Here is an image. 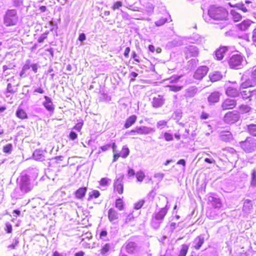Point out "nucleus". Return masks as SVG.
<instances>
[{"label": "nucleus", "mask_w": 256, "mask_h": 256, "mask_svg": "<svg viewBox=\"0 0 256 256\" xmlns=\"http://www.w3.org/2000/svg\"><path fill=\"white\" fill-rule=\"evenodd\" d=\"M110 249V244H106L100 249V254L102 255H105L107 254Z\"/></svg>", "instance_id": "obj_36"}, {"label": "nucleus", "mask_w": 256, "mask_h": 256, "mask_svg": "<svg viewBox=\"0 0 256 256\" xmlns=\"http://www.w3.org/2000/svg\"><path fill=\"white\" fill-rule=\"evenodd\" d=\"M108 218L110 222L116 223L118 220L119 214L114 208H111L108 212Z\"/></svg>", "instance_id": "obj_9"}, {"label": "nucleus", "mask_w": 256, "mask_h": 256, "mask_svg": "<svg viewBox=\"0 0 256 256\" xmlns=\"http://www.w3.org/2000/svg\"><path fill=\"white\" fill-rule=\"evenodd\" d=\"M253 22L250 20H246L242 21L236 25V28L241 31L248 30L251 26Z\"/></svg>", "instance_id": "obj_12"}, {"label": "nucleus", "mask_w": 256, "mask_h": 256, "mask_svg": "<svg viewBox=\"0 0 256 256\" xmlns=\"http://www.w3.org/2000/svg\"><path fill=\"white\" fill-rule=\"evenodd\" d=\"M19 242H18V238H16L15 239V242L14 244H12L8 246V248H10V249H14L16 246L18 244Z\"/></svg>", "instance_id": "obj_55"}, {"label": "nucleus", "mask_w": 256, "mask_h": 256, "mask_svg": "<svg viewBox=\"0 0 256 256\" xmlns=\"http://www.w3.org/2000/svg\"><path fill=\"white\" fill-rule=\"evenodd\" d=\"M30 68V65L29 64H25L23 68H22V69L20 73V76L21 77H22V76H24V74L26 72L29 70Z\"/></svg>", "instance_id": "obj_41"}, {"label": "nucleus", "mask_w": 256, "mask_h": 256, "mask_svg": "<svg viewBox=\"0 0 256 256\" xmlns=\"http://www.w3.org/2000/svg\"><path fill=\"white\" fill-rule=\"evenodd\" d=\"M128 174L129 176H134L135 174L134 170L132 168H128Z\"/></svg>", "instance_id": "obj_63"}, {"label": "nucleus", "mask_w": 256, "mask_h": 256, "mask_svg": "<svg viewBox=\"0 0 256 256\" xmlns=\"http://www.w3.org/2000/svg\"><path fill=\"white\" fill-rule=\"evenodd\" d=\"M18 20L17 12L14 9L8 10L4 16V23L6 26H16Z\"/></svg>", "instance_id": "obj_2"}, {"label": "nucleus", "mask_w": 256, "mask_h": 256, "mask_svg": "<svg viewBox=\"0 0 256 256\" xmlns=\"http://www.w3.org/2000/svg\"><path fill=\"white\" fill-rule=\"evenodd\" d=\"M44 98L46 101L43 102V106L48 111L52 113L54 111V108L51 99L46 96H45Z\"/></svg>", "instance_id": "obj_17"}, {"label": "nucleus", "mask_w": 256, "mask_h": 256, "mask_svg": "<svg viewBox=\"0 0 256 256\" xmlns=\"http://www.w3.org/2000/svg\"><path fill=\"white\" fill-rule=\"evenodd\" d=\"M228 14V10L222 6H212L208 10V16L216 20H226Z\"/></svg>", "instance_id": "obj_1"}, {"label": "nucleus", "mask_w": 256, "mask_h": 256, "mask_svg": "<svg viewBox=\"0 0 256 256\" xmlns=\"http://www.w3.org/2000/svg\"><path fill=\"white\" fill-rule=\"evenodd\" d=\"M136 120L137 116L136 115L132 114L129 116L125 122V123L124 124V127L126 128H130L136 122Z\"/></svg>", "instance_id": "obj_19"}, {"label": "nucleus", "mask_w": 256, "mask_h": 256, "mask_svg": "<svg viewBox=\"0 0 256 256\" xmlns=\"http://www.w3.org/2000/svg\"><path fill=\"white\" fill-rule=\"evenodd\" d=\"M121 157V152H118L117 150L114 154L112 162H114L116 161L119 158Z\"/></svg>", "instance_id": "obj_51"}, {"label": "nucleus", "mask_w": 256, "mask_h": 256, "mask_svg": "<svg viewBox=\"0 0 256 256\" xmlns=\"http://www.w3.org/2000/svg\"><path fill=\"white\" fill-rule=\"evenodd\" d=\"M208 72V68L206 66H200L195 71L194 78L198 80H201L204 78Z\"/></svg>", "instance_id": "obj_7"}, {"label": "nucleus", "mask_w": 256, "mask_h": 256, "mask_svg": "<svg viewBox=\"0 0 256 256\" xmlns=\"http://www.w3.org/2000/svg\"><path fill=\"white\" fill-rule=\"evenodd\" d=\"M255 84H256V82H254L252 79H248L242 83L241 87L243 88H251L254 86Z\"/></svg>", "instance_id": "obj_28"}, {"label": "nucleus", "mask_w": 256, "mask_h": 256, "mask_svg": "<svg viewBox=\"0 0 256 256\" xmlns=\"http://www.w3.org/2000/svg\"><path fill=\"white\" fill-rule=\"evenodd\" d=\"M188 245L186 244H182L178 256H186L188 252Z\"/></svg>", "instance_id": "obj_31"}, {"label": "nucleus", "mask_w": 256, "mask_h": 256, "mask_svg": "<svg viewBox=\"0 0 256 256\" xmlns=\"http://www.w3.org/2000/svg\"><path fill=\"white\" fill-rule=\"evenodd\" d=\"M108 235V232L106 230H102L100 232V239H102L104 238H105Z\"/></svg>", "instance_id": "obj_57"}, {"label": "nucleus", "mask_w": 256, "mask_h": 256, "mask_svg": "<svg viewBox=\"0 0 256 256\" xmlns=\"http://www.w3.org/2000/svg\"><path fill=\"white\" fill-rule=\"evenodd\" d=\"M240 146L246 152H250L256 148V140L250 137H248L244 140L240 142Z\"/></svg>", "instance_id": "obj_3"}, {"label": "nucleus", "mask_w": 256, "mask_h": 256, "mask_svg": "<svg viewBox=\"0 0 256 256\" xmlns=\"http://www.w3.org/2000/svg\"><path fill=\"white\" fill-rule=\"evenodd\" d=\"M34 92L39 94H43L44 92V90L41 88H36Z\"/></svg>", "instance_id": "obj_64"}, {"label": "nucleus", "mask_w": 256, "mask_h": 256, "mask_svg": "<svg viewBox=\"0 0 256 256\" xmlns=\"http://www.w3.org/2000/svg\"><path fill=\"white\" fill-rule=\"evenodd\" d=\"M81 221L82 222H81V225H82L84 228H86L88 226L91 225L88 216H86L85 218H82V220H81Z\"/></svg>", "instance_id": "obj_37"}, {"label": "nucleus", "mask_w": 256, "mask_h": 256, "mask_svg": "<svg viewBox=\"0 0 256 256\" xmlns=\"http://www.w3.org/2000/svg\"><path fill=\"white\" fill-rule=\"evenodd\" d=\"M167 122L166 120H160L157 123V126L158 128H162L164 126H166Z\"/></svg>", "instance_id": "obj_53"}, {"label": "nucleus", "mask_w": 256, "mask_h": 256, "mask_svg": "<svg viewBox=\"0 0 256 256\" xmlns=\"http://www.w3.org/2000/svg\"><path fill=\"white\" fill-rule=\"evenodd\" d=\"M209 117V114L204 112H202L201 115H200V118L202 119V120H206L207 118H208Z\"/></svg>", "instance_id": "obj_59"}, {"label": "nucleus", "mask_w": 256, "mask_h": 256, "mask_svg": "<svg viewBox=\"0 0 256 256\" xmlns=\"http://www.w3.org/2000/svg\"><path fill=\"white\" fill-rule=\"evenodd\" d=\"M130 50V48L128 46L126 47L125 48V50H124V56L125 58H127L128 57Z\"/></svg>", "instance_id": "obj_56"}, {"label": "nucleus", "mask_w": 256, "mask_h": 256, "mask_svg": "<svg viewBox=\"0 0 256 256\" xmlns=\"http://www.w3.org/2000/svg\"><path fill=\"white\" fill-rule=\"evenodd\" d=\"M109 180L106 178H102L98 182L99 184L101 186H106L108 184Z\"/></svg>", "instance_id": "obj_43"}, {"label": "nucleus", "mask_w": 256, "mask_h": 256, "mask_svg": "<svg viewBox=\"0 0 256 256\" xmlns=\"http://www.w3.org/2000/svg\"><path fill=\"white\" fill-rule=\"evenodd\" d=\"M240 119V116L237 111L227 112L224 116V122L228 124H233L238 122Z\"/></svg>", "instance_id": "obj_4"}, {"label": "nucleus", "mask_w": 256, "mask_h": 256, "mask_svg": "<svg viewBox=\"0 0 256 256\" xmlns=\"http://www.w3.org/2000/svg\"><path fill=\"white\" fill-rule=\"evenodd\" d=\"M100 195V192L98 190H92L89 194L88 200H90L92 198H98Z\"/></svg>", "instance_id": "obj_33"}, {"label": "nucleus", "mask_w": 256, "mask_h": 256, "mask_svg": "<svg viewBox=\"0 0 256 256\" xmlns=\"http://www.w3.org/2000/svg\"><path fill=\"white\" fill-rule=\"evenodd\" d=\"M243 61V57L240 54H234L228 60L230 66L233 68H239Z\"/></svg>", "instance_id": "obj_5"}, {"label": "nucleus", "mask_w": 256, "mask_h": 256, "mask_svg": "<svg viewBox=\"0 0 256 256\" xmlns=\"http://www.w3.org/2000/svg\"><path fill=\"white\" fill-rule=\"evenodd\" d=\"M134 218V217L133 216V212H132L128 215V216L126 218V220L127 222H130L132 220H133Z\"/></svg>", "instance_id": "obj_62"}, {"label": "nucleus", "mask_w": 256, "mask_h": 256, "mask_svg": "<svg viewBox=\"0 0 256 256\" xmlns=\"http://www.w3.org/2000/svg\"><path fill=\"white\" fill-rule=\"evenodd\" d=\"M69 138L70 139L74 140L77 138V134L74 132H71L69 134Z\"/></svg>", "instance_id": "obj_60"}, {"label": "nucleus", "mask_w": 256, "mask_h": 256, "mask_svg": "<svg viewBox=\"0 0 256 256\" xmlns=\"http://www.w3.org/2000/svg\"><path fill=\"white\" fill-rule=\"evenodd\" d=\"M252 200L248 199L246 200L244 202L242 210L243 212H247L252 209Z\"/></svg>", "instance_id": "obj_24"}, {"label": "nucleus", "mask_w": 256, "mask_h": 256, "mask_svg": "<svg viewBox=\"0 0 256 256\" xmlns=\"http://www.w3.org/2000/svg\"><path fill=\"white\" fill-rule=\"evenodd\" d=\"M240 93L244 98H250V90H244L241 92Z\"/></svg>", "instance_id": "obj_49"}, {"label": "nucleus", "mask_w": 256, "mask_h": 256, "mask_svg": "<svg viewBox=\"0 0 256 256\" xmlns=\"http://www.w3.org/2000/svg\"><path fill=\"white\" fill-rule=\"evenodd\" d=\"M150 128L146 126L137 127L134 130H130V133H136L140 134H146L150 132Z\"/></svg>", "instance_id": "obj_16"}, {"label": "nucleus", "mask_w": 256, "mask_h": 256, "mask_svg": "<svg viewBox=\"0 0 256 256\" xmlns=\"http://www.w3.org/2000/svg\"><path fill=\"white\" fill-rule=\"evenodd\" d=\"M47 38V33H44L42 34L38 39V42L39 43H41L44 41V40Z\"/></svg>", "instance_id": "obj_54"}, {"label": "nucleus", "mask_w": 256, "mask_h": 256, "mask_svg": "<svg viewBox=\"0 0 256 256\" xmlns=\"http://www.w3.org/2000/svg\"><path fill=\"white\" fill-rule=\"evenodd\" d=\"M250 184L254 186H256V172L255 170H253L252 174V180Z\"/></svg>", "instance_id": "obj_44"}, {"label": "nucleus", "mask_w": 256, "mask_h": 256, "mask_svg": "<svg viewBox=\"0 0 256 256\" xmlns=\"http://www.w3.org/2000/svg\"><path fill=\"white\" fill-rule=\"evenodd\" d=\"M208 100L211 103L216 102L220 100V94L218 92H212L208 96Z\"/></svg>", "instance_id": "obj_27"}, {"label": "nucleus", "mask_w": 256, "mask_h": 256, "mask_svg": "<svg viewBox=\"0 0 256 256\" xmlns=\"http://www.w3.org/2000/svg\"><path fill=\"white\" fill-rule=\"evenodd\" d=\"M210 202L213 207L214 208H220L222 206V202L219 198L214 196H210Z\"/></svg>", "instance_id": "obj_22"}, {"label": "nucleus", "mask_w": 256, "mask_h": 256, "mask_svg": "<svg viewBox=\"0 0 256 256\" xmlns=\"http://www.w3.org/2000/svg\"><path fill=\"white\" fill-rule=\"evenodd\" d=\"M136 179L138 182H142L145 178L144 173L142 171H138L136 173Z\"/></svg>", "instance_id": "obj_38"}, {"label": "nucleus", "mask_w": 256, "mask_h": 256, "mask_svg": "<svg viewBox=\"0 0 256 256\" xmlns=\"http://www.w3.org/2000/svg\"><path fill=\"white\" fill-rule=\"evenodd\" d=\"M238 108L240 112L242 114L248 113L252 110L250 105L249 104H242Z\"/></svg>", "instance_id": "obj_30"}, {"label": "nucleus", "mask_w": 256, "mask_h": 256, "mask_svg": "<svg viewBox=\"0 0 256 256\" xmlns=\"http://www.w3.org/2000/svg\"><path fill=\"white\" fill-rule=\"evenodd\" d=\"M124 191V186L122 182V178H116L114 183V192L122 194Z\"/></svg>", "instance_id": "obj_8"}, {"label": "nucleus", "mask_w": 256, "mask_h": 256, "mask_svg": "<svg viewBox=\"0 0 256 256\" xmlns=\"http://www.w3.org/2000/svg\"><path fill=\"white\" fill-rule=\"evenodd\" d=\"M239 93V90L238 88L232 86H228L226 90V94L231 97H236L238 96Z\"/></svg>", "instance_id": "obj_13"}, {"label": "nucleus", "mask_w": 256, "mask_h": 256, "mask_svg": "<svg viewBox=\"0 0 256 256\" xmlns=\"http://www.w3.org/2000/svg\"><path fill=\"white\" fill-rule=\"evenodd\" d=\"M228 48L226 46L219 47L215 52V55L218 60H221L224 57V54L228 51Z\"/></svg>", "instance_id": "obj_15"}, {"label": "nucleus", "mask_w": 256, "mask_h": 256, "mask_svg": "<svg viewBox=\"0 0 256 256\" xmlns=\"http://www.w3.org/2000/svg\"><path fill=\"white\" fill-rule=\"evenodd\" d=\"M132 58L134 60L140 63L141 61L140 58V56H138V54H136V52H133L132 54Z\"/></svg>", "instance_id": "obj_45"}, {"label": "nucleus", "mask_w": 256, "mask_h": 256, "mask_svg": "<svg viewBox=\"0 0 256 256\" xmlns=\"http://www.w3.org/2000/svg\"><path fill=\"white\" fill-rule=\"evenodd\" d=\"M16 115L18 118L21 120L27 119L28 118V115L26 112L21 108H18L17 109Z\"/></svg>", "instance_id": "obj_23"}, {"label": "nucleus", "mask_w": 256, "mask_h": 256, "mask_svg": "<svg viewBox=\"0 0 256 256\" xmlns=\"http://www.w3.org/2000/svg\"><path fill=\"white\" fill-rule=\"evenodd\" d=\"M164 138L166 141H170L173 140V136L172 134L168 132L164 133Z\"/></svg>", "instance_id": "obj_50"}, {"label": "nucleus", "mask_w": 256, "mask_h": 256, "mask_svg": "<svg viewBox=\"0 0 256 256\" xmlns=\"http://www.w3.org/2000/svg\"><path fill=\"white\" fill-rule=\"evenodd\" d=\"M166 18H162L158 19V20H156L155 22V24H156V26H160L164 24L166 22Z\"/></svg>", "instance_id": "obj_42"}, {"label": "nucleus", "mask_w": 256, "mask_h": 256, "mask_svg": "<svg viewBox=\"0 0 256 256\" xmlns=\"http://www.w3.org/2000/svg\"><path fill=\"white\" fill-rule=\"evenodd\" d=\"M230 14L232 16V19L234 22H238L242 18V16L240 14L234 10H231Z\"/></svg>", "instance_id": "obj_29"}, {"label": "nucleus", "mask_w": 256, "mask_h": 256, "mask_svg": "<svg viewBox=\"0 0 256 256\" xmlns=\"http://www.w3.org/2000/svg\"><path fill=\"white\" fill-rule=\"evenodd\" d=\"M209 78L212 82H215L220 80L222 78V76L220 72H215L211 73Z\"/></svg>", "instance_id": "obj_26"}, {"label": "nucleus", "mask_w": 256, "mask_h": 256, "mask_svg": "<svg viewBox=\"0 0 256 256\" xmlns=\"http://www.w3.org/2000/svg\"><path fill=\"white\" fill-rule=\"evenodd\" d=\"M144 200H140L134 204V208L136 210H139L142 208L144 203Z\"/></svg>", "instance_id": "obj_40"}, {"label": "nucleus", "mask_w": 256, "mask_h": 256, "mask_svg": "<svg viewBox=\"0 0 256 256\" xmlns=\"http://www.w3.org/2000/svg\"><path fill=\"white\" fill-rule=\"evenodd\" d=\"M121 152V158H126L129 154L130 150L128 147L126 146H124L122 147V148L120 150Z\"/></svg>", "instance_id": "obj_32"}, {"label": "nucleus", "mask_w": 256, "mask_h": 256, "mask_svg": "<svg viewBox=\"0 0 256 256\" xmlns=\"http://www.w3.org/2000/svg\"><path fill=\"white\" fill-rule=\"evenodd\" d=\"M204 243V238L202 236H198L196 238L194 241V248L198 250L200 248Z\"/></svg>", "instance_id": "obj_21"}, {"label": "nucleus", "mask_w": 256, "mask_h": 256, "mask_svg": "<svg viewBox=\"0 0 256 256\" xmlns=\"http://www.w3.org/2000/svg\"><path fill=\"white\" fill-rule=\"evenodd\" d=\"M168 208L166 206L161 208L158 212H155L154 218L157 220L164 219L167 214Z\"/></svg>", "instance_id": "obj_18"}, {"label": "nucleus", "mask_w": 256, "mask_h": 256, "mask_svg": "<svg viewBox=\"0 0 256 256\" xmlns=\"http://www.w3.org/2000/svg\"><path fill=\"white\" fill-rule=\"evenodd\" d=\"M7 91L11 94H13L15 92V90L12 88V84L9 83L7 86Z\"/></svg>", "instance_id": "obj_61"}, {"label": "nucleus", "mask_w": 256, "mask_h": 256, "mask_svg": "<svg viewBox=\"0 0 256 256\" xmlns=\"http://www.w3.org/2000/svg\"><path fill=\"white\" fill-rule=\"evenodd\" d=\"M20 188L22 190H24L25 191H27L28 190H30V188L28 186V184L26 182H22L20 185Z\"/></svg>", "instance_id": "obj_52"}, {"label": "nucleus", "mask_w": 256, "mask_h": 256, "mask_svg": "<svg viewBox=\"0 0 256 256\" xmlns=\"http://www.w3.org/2000/svg\"><path fill=\"white\" fill-rule=\"evenodd\" d=\"M251 76L254 82H256V66L254 68V70L252 72Z\"/></svg>", "instance_id": "obj_58"}, {"label": "nucleus", "mask_w": 256, "mask_h": 256, "mask_svg": "<svg viewBox=\"0 0 256 256\" xmlns=\"http://www.w3.org/2000/svg\"><path fill=\"white\" fill-rule=\"evenodd\" d=\"M236 106V100L230 98H226L222 102L221 107L224 110H226L234 109Z\"/></svg>", "instance_id": "obj_6"}, {"label": "nucleus", "mask_w": 256, "mask_h": 256, "mask_svg": "<svg viewBox=\"0 0 256 256\" xmlns=\"http://www.w3.org/2000/svg\"><path fill=\"white\" fill-rule=\"evenodd\" d=\"M166 87L169 88V90L171 92H177L182 90L183 86L178 85H168Z\"/></svg>", "instance_id": "obj_35"}, {"label": "nucleus", "mask_w": 256, "mask_h": 256, "mask_svg": "<svg viewBox=\"0 0 256 256\" xmlns=\"http://www.w3.org/2000/svg\"><path fill=\"white\" fill-rule=\"evenodd\" d=\"M126 251L130 254H134L136 250L137 246L134 242H126L124 245Z\"/></svg>", "instance_id": "obj_10"}, {"label": "nucleus", "mask_w": 256, "mask_h": 256, "mask_svg": "<svg viewBox=\"0 0 256 256\" xmlns=\"http://www.w3.org/2000/svg\"><path fill=\"white\" fill-rule=\"evenodd\" d=\"M5 230L8 234H10L12 231V224L9 222L6 224Z\"/></svg>", "instance_id": "obj_46"}, {"label": "nucleus", "mask_w": 256, "mask_h": 256, "mask_svg": "<svg viewBox=\"0 0 256 256\" xmlns=\"http://www.w3.org/2000/svg\"><path fill=\"white\" fill-rule=\"evenodd\" d=\"M122 6V4L120 1H116L114 3L112 6V10H115L116 9H118Z\"/></svg>", "instance_id": "obj_47"}, {"label": "nucleus", "mask_w": 256, "mask_h": 256, "mask_svg": "<svg viewBox=\"0 0 256 256\" xmlns=\"http://www.w3.org/2000/svg\"><path fill=\"white\" fill-rule=\"evenodd\" d=\"M248 130L249 133L256 136V124H250L248 126Z\"/></svg>", "instance_id": "obj_34"}, {"label": "nucleus", "mask_w": 256, "mask_h": 256, "mask_svg": "<svg viewBox=\"0 0 256 256\" xmlns=\"http://www.w3.org/2000/svg\"><path fill=\"white\" fill-rule=\"evenodd\" d=\"M164 102V99L162 96L158 95L152 98V106L154 108L160 107Z\"/></svg>", "instance_id": "obj_11"}, {"label": "nucleus", "mask_w": 256, "mask_h": 256, "mask_svg": "<svg viewBox=\"0 0 256 256\" xmlns=\"http://www.w3.org/2000/svg\"><path fill=\"white\" fill-rule=\"evenodd\" d=\"M32 156L35 160L38 161H42L44 158L43 151L40 149H36L34 151Z\"/></svg>", "instance_id": "obj_20"}, {"label": "nucleus", "mask_w": 256, "mask_h": 256, "mask_svg": "<svg viewBox=\"0 0 256 256\" xmlns=\"http://www.w3.org/2000/svg\"><path fill=\"white\" fill-rule=\"evenodd\" d=\"M114 206L119 210L122 211L124 209V204L122 198H118L115 200Z\"/></svg>", "instance_id": "obj_25"}, {"label": "nucleus", "mask_w": 256, "mask_h": 256, "mask_svg": "<svg viewBox=\"0 0 256 256\" xmlns=\"http://www.w3.org/2000/svg\"><path fill=\"white\" fill-rule=\"evenodd\" d=\"M229 5L231 6V7H234V8H236V7H238L240 8V9L241 10H242L244 12H248V10L247 8L244 6V4H242L241 5V6H239L238 4H230V3H229Z\"/></svg>", "instance_id": "obj_48"}, {"label": "nucleus", "mask_w": 256, "mask_h": 256, "mask_svg": "<svg viewBox=\"0 0 256 256\" xmlns=\"http://www.w3.org/2000/svg\"><path fill=\"white\" fill-rule=\"evenodd\" d=\"M198 49L196 47L190 46L187 48L186 52V58H188L191 57L198 56Z\"/></svg>", "instance_id": "obj_14"}, {"label": "nucleus", "mask_w": 256, "mask_h": 256, "mask_svg": "<svg viewBox=\"0 0 256 256\" xmlns=\"http://www.w3.org/2000/svg\"><path fill=\"white\" fill-rule=\"evenodd\" d=\"M12 149V144H8L3 147V152L5 153L10 154Z\"/></svg>", "instance_id": "obj_39"}]
</instances>
